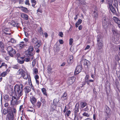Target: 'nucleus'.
I'll return each mask as SVG.
<instances>
[{"label":"nucleus","mask_w":120,"mask_h":120,"mask_svg":"<svg viewBox=\"0 0 120 120\" xmlns=\"http://www.w3.org/2000/svg\"><path fill=\"white\" fill-rule=\"evenodd\" d=\"M23 86L22 84H20L19 86L16 84L14 86V91L16 94V96L18 98V99H20L23 94Z\"/></svg>","instance_id":"f257e3e1"},{"label":"nucleus","mask_w":120,"mask_h":120,"mask_svg":"<svg viewBox=\"0 0 120 120\" xmlns=\"http://www.w3.org/2000/svg\"><path fill=\"white\" fill-rule=\"evenodd\" d=\"M97 41L98 49L100 50L102 48L103 46L102 39L100 35H99L98 36Z\"/></svg>","instance_id":"f03ea898"},{"label":"nucleus","mask_w":120,"mask_h":120,"mask_svg":"<svg viewBox=\"0 0 120 120\" xmlns=\"http://www.w3.org/2000/svg\"><path fill=\"white\" fill-rule=\"evenodd\" d=\"M109 24V22L108 19L106 18H104L102 21V25L103 27L105 30L107 29Z\"/></svg>","instance_id":"7ed1b4c3"},{"label":"nucleus","mask_w":120,"mask_h":120,"mask_svg":"<svg viewBox=\"0 0 120 120\" xmlns=\"http://www.w3.org/2000/svg\"><path fill=\"white\" fill-rule=\"evenodd\" d=\"M12 96H11V98H12V100L11 101V104L12 105H14L15 104L17 105L18 104V102H17V101L19 99H18V98L16 96H14V94H12Z\"/></svg>","instance_id":"20e7f679"},{"label":"nucleus","mask_w":120,"mask_h":120,"mask_svg":"<svg viewBox=\"0 0 120 120\" xmlns=\"http://www.w3.org/2000/svg\"><path fill=\"white\" fill-rule=\"evenodd\" d=\"M22 75L24 79H28L29 82H31L30 79L29 78H30V76L28 74L27 72L24 71Z\"/></svg>","instance_id":"39448f33"},{"label":"nucleus","mask_w":120,"mask_h":120,"mask_svg":"<svg viewBox=\"0 0 120 120\" xmlns=\"http://www.w3.org/2000/svg\"><path fill=\"white\" fill-rule=\"evenodd\" d=\"M75 78L74 77H70L68 79V80L67 81V83L69 85H71L75 81Z\"/></svg>","instance_id":"423d86ee"},{"label":"nucleus","mask_w":120,"mask_h":120,"mask_svg":"<svg viewBox=\"0 0 120 120\" xmlns=\"http://www.w3.org/2000/svg\"><path fill=\"white\" fill-rule=\"evenodd\" d=\"M105 111L107 116L110 115L111 113V109L108 106L106 105L105 107Z\"/></svg>","instance_id":"0eeeda50"},{"label":"nucleus","mask_w":120,"mask_h":120,"mask_svg":"<svg viewBox=\"0 0 120 120\" xmlns=\"http://www.w3.org/2000/svg\"><path fill=\"white\" fill-rule=\"evenodd\" d=\"M82 67L81 65L78 66L76 68L75 72V75L78 74L81 71Z\"/></svg>","instance_id":"6e6552de"},{"label":"nucleus","mask_w":120,"mask_h":120,"mask_svg":"<svg viewBox=\"0 0 120 120\" xmlns=\"http://www.w3.org/2000/svg\"><path fill=\"white\" fill-rule=\"evenodd\" d=\"M113 19L115 22L118 24V26L120 28V19L115 17H113Z\"/></svg>","instance_id":"1a4fd4ad"},{"label":"nucleus","mask_w":120,"mask_h":120,"mask_svg":"<svg viewBox=\"0 0 120 120\" xmlns=\"http://www.w3.org/2000/svg\"><path fill=\"white\" fill-rule=\"evenodd\" d=\"M73 61V56L72 55L70 56L67 62L68 63L70 64H72Z\"/></svg>","instance_id":"9d476101"},{"label":"nucleus","mask_w":120,"mask_h":120,"mask_svg":"<svg viewBox=\"0 0 120 120\" xmlns=\"http://www.w3.org/2000/svg\"><path fill=\"white\" fill-rule=\"evenodd\" d=\"M24 90L26 95L30 91L31 89L30 86H27L24 88Z\"/></svg>","instance_id":"9b49d317"},{"label":"nucleus","mask_w":120,"mask_h":120,"mask_svg":"<svg viewBox=\"0 0 120 120\" xmlns=\"http://www.w3.org/2000/svg\"><path fill=\"white\" fill-rule=\"evenodd\" d=\"M30 100L33 105H34L36 101V99L33 96L30 97Z\"/></svg>","instance_id":"f8f14e48"},{"label":"nucleus","mask_w":120,"mask_h":120,"mask_svg":"<svg viewBox=\"0 0 120 120\" xmlns=\"http://www.w3.org/2000/svg\"><path fill=\"white\" fill-rule=\"evenodd\" d=\"M38 41L36 38H34L31 39V42L33 45H34L35 44H36Z\"/></svg>","instance_id":"ddd939ff"},{"label":"nucleus","mask_w":120,"mask_h":120,"mask_svg":"<svg viewBox=\"0 0 120 120\" xmlns=\"http://www.w3.org/2000/svg\"><path fill=\"white\" fill-rule=\"evenodd\" d=\"M21 17L22 18L26 20H27L28 19L29 17L26 14L24 13H22L21 15Z\"/></svg>","instance_id":"4468645a"},{"label":"nucleus","mask_w":120,"mask_h":120,"mask_svg":"<svg viewBox=\"0 0 120 120\" xmlns=\"http://www.w3.org/2000/svg\"><path fill=\"white\" fill-rule=\"evenodd\" d=\"M19 8L24 12L27 13H28V10L26 8L23 7L22 6L19 7Z\"/></svg>","instance_id":"2eb2a0df"},{"label":"nucleus","mask_w":120,"mask_h":120,"mask_svg":"<svg viewBox=\"0 0 120 120\" xmlns=\"http://www.w3.org/2000/svg\"><path fill=\"white\" fill-rule=\"evenodd\" d=\"M36 44H35L34 45V47L36 49H38L39 47L41 45V42L38 41L37 43H36Z\"/></svg>","instance_id":"dca6fc26"},{"label":"nucleus","mask_w":120,"mask_h":120,"mask_svg":"<svg viewBox=\"0 0 120 120\" xmlns=\"http://www.w3.org/2000/svg\"><path fill=\"white\" fill-rule=\"evenodd\" d=\"M67 94L66 92H64L61 97V99L63 100H65L67 99Z\"/></svg>","instance_id":"f3484780"},{"label":"nucleus","mask_w":120,"mask_h":120,"mask_svg":"<svg viewBox=\"0 0 120 120\" xmlns=\"http://www.w3.org/2000/svg\"><path fill=\"white\" fill-rule=\"evenodd\" d=\"M11 24L14 27H18L19 26L18 23H16L15 22L13 21L11 23Z\"/></svg>","instance_id":"a211bd4d"},{"label":"nucleus","mask_w":120,"mask_h":120,"mask_svg":"<svg viewBox=\"0 0 120 120\" xmlns=\"http://www.w3.org/2000/svg\"><path fill=\"white\" fill-rule=\"evenodd\" d=\"M112 31L113 34L115 35H117L118 34V31L114 27H113L112 29Z\"/></svg>","instance_id":"6ab92c4d"},{"label":"nucleus","mask_w":120,"mask_h":120,"mask_svg":"<svg viewBox=\"0 0 120 120\" xmlns=\"http://www.w3.org/2000/svg\"><path fill=\"white\" fill-rule=\"evenodd\" d=\"M59 100L56 98L53 101V104L54 106H56V105L58 102H59Z\"/></svg>","instance_id":"aec40b11"},{"label":"nucleus","mask_w":120,"mask_h":120,"mask_svg":"<svg viewBox=\"0 0 120 120\" xmlns=\"http://www.w3.org/2000/svg\"><path fill=\"white\" fill-rule=\"evenodd\" d=\"M25 53L26 56H32L33 55V53H31L28 50L26 51L25 52Z\"/></svg>","instance_id":"412c9836"},{"label":"nucleus","mask_w":120,"mask_h":120,"mask_svg":"<svg viewBox=\"0 0 120 120\" xmlns=\"http://www.w3.org/2000/svg\"><path fill=\"white\" fill-rule=\"evenodd\" d=\"M111 12L114 14H116V12L115 9L114 8L113 6H111L110 7H109Z\"/></svg>","instance_id":"4be33fe9"},{"label":"nucleus","mask_w":120,"mask_h":120,"mask_svg":"<svg viewBox=\"0 0 120 120\" xmlns=\"http://www.w3.org/2000/svg\"><path fill=\"white\" fill-rule=\"evenodd\" d=\"M16 51L15 49L13 50L11 52H10L8 53L11 57H13V55L15 54L16 53Z\"/></svg>","instance_id":"5701e85b"},{"label":"nucleus","mask_w":120,"mask_h":120,"mask_svg":"<svg viewBox=\"0 0 120 120\" xmlns=\"http://www.w3.org/2000/svg\"><path fill=\"white\" fill-rule=\"evenodd\" d=\"M82 22V20L81 19H79L78 21L75 23V25L76 27H78L79 25Z\"/></svg>","instance_id":"b1692460"},{"label":"nucleus","mask_w":120,"mask_h":120,"mask_svg":"<svg viewBox=\"0 0 120 120\" xmlns=\"http://www.w3.org/2000/svg\"><path fill=\"white\" fill-rule=\"evenodd\" d=\"M87 105L86 102H82L80 103V107L82 108H83L85 107Z\"/></svg>","instance_id":"393cba45"},{"label":"nucleus","mask_w":120,"mask_h":120,"mask_svg":"<svg viewBox=\"0 0 120 120\" xmlns=\"http://www.w3.org/2000/svg\"><path fill=\"white\" fill-rule=\"evenodd\" d=\"M34 78L36 81V83L38 84H39V80L38 79H39V77L38 75H36L34 76Z\"/></svg>","instance_id":"a878e982"},{"label":"nucleus","mask_w":120,"mask_h":120,"mask_svg":"<svg viewBox=\"0 0 120 120\" xmlns=\"http://www.w3.org/2000/svg\"><path fill=\"white\" fill-rule=\"evenodd\" d=\"M20 43V44H19L18 46L20 49H21L25 45L24 44V42L23 41L21 42Z\"/></svg>","instance_id":"bb28decb"},{"label":"nucleus","mask_w":120,"mask_h":120,"mask_svg":"<svg viewBox=\"0 0 120 120\" xmlns=\"http://www.w3.org/2000/svg\"><path fill=\"white\" fill-rule=\"evenodd\" d=\"M13 50H14V49H13L12 47L11 46H8L7 48V50L8 53L11 52Z\"/></svg>","instance_id":"cd10ccee"},{"label":"nucleus","mask_w":120,"mask_h":120,"mask_svg":"<svg viewBox=\"0 0 120 120\" xmlns=\"http://www.w3.org/2000/svg\"><path fill=\"white\" fill-rule=\"evenodd\" d=\"M24 71L22 69H20L18 71L17 74L19 75L21 74L22 75Z\"/></svg>","instance_id":"c85d7f7f"},{"label":"nucleus","mask_w":120,"mask_h":120,"mask_svg":"<svg viewBox=\"0 0 120 120\" xmlns=\"http://www.w3.org/2000/svg\"><path fill=\"white\" fill-rule=\"evenodd\" d=\"M108 4L109 5V7H110L111 6H112V4L113 1L112 0H108Z\"/></svg>","instance_id":"c756f323"},{"label":"nucleus","mask_w":120,"mask_h":120,"mask_svg":"<svg viewBox=\"0 0 120 120\" xmlns=\"http://www.w3.org/2000/svg\"><path fill=\"white\" fill-rule=\"evenodd\" d=\"M33 72L34 75L38 73V69L37 68H34L33 70Z\"/></svg>","instance_id":"7c9ffc66"},{"label":"nucleus","mask_w":120,"mask_h":120,"mask_svg":"<svg viewBox=\"0 0 120 120\" xmlns=\"http://www.w3.org/2000/svg\"><path fill=\"white\" fill-rule=\"evenodd\" d=\"M41 91L45 95L47 96V94L46 92V89L44 88H43L41 89Z\"/></svg>","instance_id":"2f4dec72"},{"label":"nucleus","mask_w":120,"mask_h":120,"mask_svg":"<svg viewBox=\"0 0 120 120\" xmlns=\"http://www.w3.org/2000/svg\"><path fill=\"white\" fill-rule=\"evenodd\" d=\"M34 49L33 46H31L29 47L27 50L31 53L33 51Z\"/></svg>","instance_id":"473e14b6"},{"label":"nucleus","mask_w":120,"mask_h":120,"mask_svg":"<svg viewBox=\"0 0 120 120\" xmlns=\"http://www.w3.org/2000/svg\"><path fill=\"white\" fill-rule=\"evenodd\" d=\"M31 2L32 3V6L33 7H34L37 3L36 1L35 0H31Z\"/></svg>","instance_id":"72a5a7b5"},{"label":"nucleus","mask_w":120,"mask_h":120,"mask_svg":"<svg viewBox=\"0 0 120 120\" xmlns=\"http://www.w3.org/2000/svg\"><path fill=\"white\" fill-rule=\"evenodd\" d=\"M71 113V112L70 110L66 112V113H65V116L67 115V116L68 117L69 116Z\"/></svg>","instance_id":"f704fd0d"},{"label":"nucleus","mask_w":120,"mask_h":120,"mask_svg":"<svg viewBox=\"0 0 120 120\" xmlns=\"http://www.w3.org/2000/svg\"><path fill=\"white\" fill-rule=\"evenodd\" d=\"M41 102L38 101L37 102L36 105L38 108H40L41 105Z\"/></svg>","instance_id":"c9c22d12"},{"label":"nucleus","mask_w":120,"mask_h":120,"mask_svg":"<svg viewBox=\"0 0 120 120\" xmlns=\"http://www.w3.org/2000/svg\"><path fill=\"white\" fill-rule=\"evenodd\" d=\"M20 59H18L17 61L20 64H22L24 63V60H20Z\"/></svg>","instance_id":"e433bc0d"},{"label":"nucleus","mask_w":120,"mask_h":120,"mask_svg":"<svg viewBox=\"0 0 120 120\" xmlns=\"http://www.w3.org/2000/svg\"><path fill=\"white\" fill-rule=\"evenodd\" d=\"M7 74V72L4 71L1 74V76L2 77H4L6 76Z\"/></svg>","instance_id":"4c0bfd02"},{"label":"nucleus","mask_w":120,"mask_h":120,"mask_svg":"<svg viewBox=\"0 0 120 120\" xmlns=\"http://www.w3.org/2000/svg\"><path fill=\"white\" fill-rule=\"evenodd\" d=\"M20 54L19 53H18L16 54V57L17 58V59H22V60L23 59V58L20 57Z\"/></svg>","instance_id":"58836bf2"},{"label":"nucleus","mask_w":120,"mask_h":120,"mask_svg":"<svg viewBox=\"0 0 120 120\" xmlns=\"http://www.w3.org/2000/svg\"><path fill=\"white\" fill-rule=\"evenodd\" d=\"M40 100L44 104H45L46 102L45 100L42 97L41 98Z\"/></svg>","instance_id":"ea45409f"},{"label":"nucleus","mask_w":120,"mask_h":120,"mask_svg":"<svg viewBox=\"0 0 120 120\" xmlns=\"http://www.w3.org/2000/svg\"><path fill=\"white\" fill-rule=\"evenodd\" d=\"M82 115L84 116L87 117H89L90 116V115L85 112H84L82 114Z\"/></svg>","instance_id":"a19ab883"},{"label":"nucleus","mask_w":120,"mask_h":120,"mask_svg":"<svg viewBox=\"0 0 120 120\" xmlns=\"http://www.w3.org/2000/svg\"><path fill=\"white\" fill-rule=\"evenodd\" d=\"M85 64L86 65H88L90 64V63L89 61L86 60H85L84 61Z\"/></svg>","instance_id":"79ce46f5"},{"label":"nucleus","mask_w":120,"mask_h":120,"mask_svg":"<svg viewBox=\"0 0 120 120\" xmlns=\"http://www.w3.org/2000/svg\"><path fill=\"white\" fill-rule=\"evenodd\" d=\"M9 120H13L14 119V117L11 114L9 115V117H8Z\"/></svg>","instance_id":"37998d69"},{"label":"nucleus","mask_w":120,"mask_h":120,"mask_svg":"<svg viewBox=\"0 0 120 120\" xmlns=\"http://www.w3.org/2000/svg\"><path fill=\"white\" fill-rule=\"evenodd\" d=\"M73 40L72 38H71L69 40V44L70 45H71L73 42Z\"/></svg>","instance_id":"c03bdc74"},{"label":"nucleus","mask_w":120,"mask_h":120,"mask_svg":"<svg viewBox=\"0 0 120 120\" xmlns=\"http://www.w3.org/2000/svg\"><path fill=\"white\" fill-rule=\"evenodd\" d=\"M12 67L13 68L18 69L19 68V65L17 64L13 65Z\"/></svg>","instance_id":"a18cd8bd"},{"label":"nucleus","mask_w":120,"mask_h":120,"mask_svg":"<svg viewBox=\"0 0 120 120\" xmlns=\"http://www.w3.org/2000/svg\"><path fill=\"white\" fill-rule=\"evenodd\" d=\"M24 61L28 62L30 61V58L29 57H26L24 59Z\"/></svg>","instance_id":"49530a36"},{"label":"nucleus","mask_w":120,"mask_h":120,"mask_svg":"<svg viewBox=\"0 0 120 120\" xmlns=\"http://www.w3.org/2000/svg\"><path fill=\"white\" fill-rule=\"evenodd\" d=\"M79 119L78 116L76 115V114H75L74 118V120H79Z\"/></svg>","instance_id":"de8ad7c7"},{"label":"nucleus","mask_w":120,"mask_h":120,"mask_svg":"<svg viewBox=\"0 0 120 120\" xmlns=\"http://www.w3.org/2000/svg\"><path fill=\"white\" fill-rule=\"evenodd\" d=\"M11 42L13 43H16V41L13 38H11Z\"/></svg>","instance_id":"09e8293b"},{"label":"nucleus","mask_w":120,"mask_h":120,"mask_svg":"<svg viewBox=\"0 0 120 120\" xmlns=\"http://www.w3.org/2000/svg\"><path fill=\"white\" fill-rule=\"evenodd\" d=\"M59 36L61 37H62L63 36V34L62 32H61L59 33Z\"/></svg>","instance_id":"8fccbe9b"},{"label":"nucleus","mask_w":120,"mask_h":120,"mask_svg":"<svg viewBox=\"0 0 120 120\" xmlns=\"http://www.w3.org/2000/svg\"><path fill=\"white\" fill-rule=\"evenodd\" d=\"M2 66H4L5 67V68H7V65L5 64V63H2Z\"/></svg>","instance_id":"3c124183"},{"label":"nucleus","mask_w":120,"mask_h":120,"mask_svg":"<svg viewBox=\"0 0 120 120\" xmlns=\"http://www.w3.org/2000/svg\"><path fill=\"white\" fill-rule=\"evenodd\" d=\"M7 110L6 109H4L3 111V114L5 115L7 113Z\"/></svg>","instance_id":"603ef678"},{"label":"nucleus","mask_w":120,"mask_h":120,"mask_svg":"<svg viewBox=\"0 0 120 120\" xmlns=\"http://www.w3.org/2000/svg\"><path fill=\"white\" fill-rule=\"evenodd\" d=\"M70 50L73 53H74L75 51L74 50V48L73 47L71 46V47Z\"/></svg>","instance_id":"864d4df0"},{"label":"nucleus","mask_w":120,"mask_h":120,"mask_svg":"<svg viewBox=\"0 0 120 120\" xmlns=\"http://www.w3.org/2000/svg\"><path fill=\"white\" fill-rule=\"evenodd\" d=\"M30 108H32V109H28L27 110V111L28 112H33V111L34 110V109L32 107H30Z\"/></svg>","instance_id":"5fc2aeb1"},{"label":"nucleus","mask_w":120,"mask_h":120,"mask_svg":"<svg viewBox=\"0 0 120 120\" xmlns=\"http://www.w3.org/2000/svg\"><path fill=\"white\" fill-rule=\"evenodd\" d=\"M9 97L8 95H5L4 97V98L5 100H8V99Z\"/></svg>","instance_id":"6e6d98bb"},{"label":"nucleus","mask_w":120,"mask_h":120,"mask_svg":"<svg viewBox=\"0 0 120 120\" xmlns=\"http://www.w3.org/2000/svg\"><path fill=\"white\" fill-rule=\"evenodd\" d=\"M90 46L89 45H87L86 46V47L84 49V50H86L87 49H89L90 48Z\"/></svg>","instance_id":"4d7b16f0"},{"label":"nucleus","mask_w":120,"mask_h":120,"mask_svg":"<svg viewBox=\"0 0 120 120\" xmlns=\"http://www.w3.org/2000/svg\"><path fill=\"white\" fill-rule=\"evenodd\" d=\"M35 61L34 60H33L32 62V66L33 67H34L35 65Z\"/></svg>","instance_id":"13d9d810"},{"label":"nucleus","mask_w":120,"mask_h":120,"mask_svg":"<svg viewBox=\"0 0 120 120\" xmlns=\"http://www.w3.org/2000/svg\"><path fill=\"white\" fill-rule=\"evenodd\" d=\"M59 42L60 44H62L64 43V42L63 40L60 39L59 40Z\"/></svg>","instance_id":"bf43d9fd"},{"label":"nucleus","mask_w":120,"mask_h":120,"mask_svg":"<svg viewBox=\"0 0 120 120\" xmlns=\"http://www.w3.org/2000/svg\"><path fill=\"white\" fill-rule=\"evenodd\" d=\"M4 45L2 42H0V46L1 48H2L3 47Z\"/></svg>","instance_id":"052dcab7"},{"label":"nucleus","mask_w":120,"mask_h":120,"mask_svg":"<svg viewBox=\"0 0 120 120\" xmlns=\"http://www.w3.org/2000/svg\"><path fill=\"white\" fill-rule=\"evenodd\" d=\"M43 49L44 51H46V50L47 49L46 44L45 45Z\"/></svg>","instance_id":"680f3d73"},{"label":"nucleus","mask_w":120,"mask_h":120,"mask_svg":"<svg viewBox=\"0 0 120 120\" xmlns=\"http://www.w3.org/2000/svg\"><path fill=\"white\" fill-rule=\"evenodd\" d=\"M31 56L30 57H29V58H30V61H31V60H33L34 59V56H33V55Z\"/></svg>","instance_id":"e2e57ef3"},{"label":"nucleus","mask_w":120,"mask_h":120,"mask_svg":"<svg viewBox=\"0 0 120 120\" xmlns=\"http://www.w3.org/2000/svg\"><path fill=\"white\" fill-rule=\"evenodd\" d=\"M23 0H20L19 1V3L21 4H22L24 3Z\"/></svg>","instance_id":"0e129e2a"},{"label":"nucleus","mask_w":120,"mask_h":120,"mask_svg":"<svg viewBox=\"0 0 120 120\" xmlns=\"http://www.w3.org/2000/svg\"><path fill=\"white\" fill-rule=\"evenodd\" d=\"M26 4L28 5L29 4V0H26L25 2Z\"/></svg>","instance_id":"69168bd1"},{"label":"nucleus","mask_w":120,"mask_h":120,"mask_svg":"<svg viewBox=\"0 0 120 120\" xmlns=\"http://www.w3.org/2000/svg\"><path fill=\"white\" fill-rule=\"evenodd\" d=\"M52 69V68H50V66H49V67H48V71H49V72H50V73L51 72Z\"/></svg>","instance_id":"338daca9"},{"label":"nucleus","mask_w":120,"mask_h":120,"mask_svg":"<svg viewBox=\"0 0 120 120\" xmlns=\"http://www.w3.org/2000/svg\"><path fill=\"white\" fill-rule=\"evenodd\" d=\"M89 109L87 106H86V108L83 109V111H86L88 110Z\"/></svg>","instance_id":"774afa93"}]
</instances>
